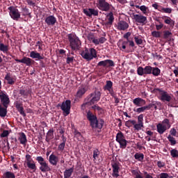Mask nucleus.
I'll return each mask as SVG.
<instances>
[{
    "instance_id": "1",
    "label": "nucleus",
    "mask_w": 178,
    "mask_h": 178,
    "mask_svg": "<svg viewBox=\"0 0 178 178\" xmlns=\"http://www.w3.org/2000/svg\"><path fill=\"white\" fill-rule=\"evenodd\" d=\"M101 99V92L99 90H95L94 92L89 95L86 99V102L83 103L81 106L83 110L86 109V106L88 105H94V104L98 102Z\"/></svg>"
},
{
    "instance_id": "2",
    "label": "nucleus",
    "mask_w": 178,
    "mask_h": 178,
    "mask_svg": "<svg viewBox=\"0 0 178 178\" xmlns=\"http://www.w3.org/2000/svg\"><path fill=\"white\" fill-rule=\"evenodd\" d=\"M87 118L88 120L90 122V126L92 129H102V127L104 126V121H102V120L98 121V120H97V116L92 114L90 111L88 112Z\"/></svg>"
},
{
    "instance_id": "3",
    "label": "nucleus",
    "mask_w": 178,
    "mask_h": 178,
    "mask_svg": "<svg viewBox=\"0 0 178 178\" xmlns=\"http://www.w3.org/2000/svg\"><path fill=\"white\" fill-rule=\"evenodd\" d=\"M68 40L70 42V47L73 51H77V49H80L81 47V41L80 39L77 38L75 35L69 34Z\"/></svg>"
},
{
    "instance_id": "4",
    "label": "nucleus",
    "mask_w": 178,
    "mask_h": 178,
    "mask_svg": "<svg viewBox=\"0 0 178 178\" xmlns=\"http://www.w3.org/2000/svg\"><path fill=\"white\" fill-rule=\"evenodd\" d=\"M81 55L83 59H86V60H92L94 58H97V50L94 48L90 49H86L81 52Z\"/></svg>"
},
{
    "instance_id": "5",
    "label": "nucleus",
    "mask_w": 178,
    "mask_h": 178,
    "mask_svg": "<svg viewBox=\"0 0 178 178\" xmlns=\"http://www.w3.org/2000/svg\"><path fill=\"white\" fill-rule=\"evenodd\" d=\"M154 92L157 95H159V99H161V101H163V102H165V101L166 102H170V101H172V96H170L168 92L159 88L154 89Z\"/></svg>"
},
{
    "instance_id": "6",
    "label": "nucleus",
    "mask_w": 178,
    "mask_h": 178,
    "mask_svg": "<svg viewBox=\"0 0 178 178\" xmlns=\"http://www.w3.org/2000/svg\"><path fill=\"white\" fill-rule=\"evenodd\" d=\"M170 127V122L168 119H164L162 122L156 125V129L159 134H163L166 130H169Z\"/></svg>"
},
{
    "instance_id": "7",
    "label": "nucleus",
    "mask_w": 178,
    "mask_h": 178,
    "mask_svg": "<svg viewBox=\"0 0 178 178\" xmlns=\"http://www.w3.org/2000/svg\"><path fill=\"white\" fill-rule=\"evenodd\" d=\"M97 6L99 10L103 12H108L112 8L113 10H115V8L112 6V4H109L106 0H98Z\"/></svg>"
},
{
    "instance_id": "8",
    "label": "nucleus",
    "mask_w": 178,
    "mask_h": 178,
    "mask_svg": "<svg viewBox=\"0 0 178 178\" xmlns=\"http://www.w3.org/2000/svg\"><path fill=\"white\" fill-rule=\"evenodd\" d=\"M161 105H162V104H161V102H155L154 103H152L149 104L147 106H140V108H138L136 109H134V112H136V113H142V112H145V111H149V109H151V108H152V106H154V109L155 111H156V109H158V106H161Z\"/></svg>"
},
{
    "instance_id": "9",
    "label": "nucleus",
    "mask_w": 178,
    "mask_h": 178,
    "mask_svg": "<svg viewBox=\"0 0 178 178\" xmlns=\"http://www.w3.org/2000/svg\"><path fill=\"white\" fill-rule=\"evenodd\" d=\"M36 161H38V163L40 165V170H41V172H50L51 167H49L47 162L45 161L42 156H38Z\"/></svg>"
},
{
    "instance_id": "10",
    "label": "nucleus",
    "mask_w": 178,
    "mask_h": 178,
    "mask_svg": "<svg viewBox=\"0 0 178 178\" xmlns=\"http://www.w3.org/2000/svg\"><path fill=\"white\" fill-rule=\"evenodd\" d=\"M116 141L120 144V148H122V149H124L126 147H127V140H126V138H124V135H123V133L119 132L116 135Z\"/></svg>"
},
{
    "instance_id": "11",
    "label": "nucleus",
    "mask_w": 178,
    "mask_h": 178,
    "mask_svg": "<svg viewBox=\"0 0 178 178\" xmlns=\"http://www.w3.org/2000/svg\"><path fill=\"white\" fill-rule=\"evenodd\" d=\"M72 106V102L66 100L63 102L60 106V109L63 111L64 115L67 116L70 113V108Z\"/></svg>"
},
{
    "instance_id": "12",
    "label": "nucleus",
    "mask_w": 178,
    "mask_h": 178,
    "mask_svg": "<svg viewBox=\"0 0 178 178\" xmlns=\"http://www.w3.org/2000/svg\"><path fill=\"white\" fill-rule=\"evenodd\" d=\"M8 10L10 17L13 18V20H19V18L20 17V13L16 7L10 6L8 8Z\"/></svg>"
},
{
    "instance_id": "13",
    "label": "nucleus",
    "mask_w": 178,
    "mask_h": 178,
    "mask_svg": "<svg viewBox=\"0 0 178 178\" xmlns=\"http://www.w3.org/2000/svg\"><path fill=\"white\" fill-rule=\"evenodd\" d=\"M143 127H144V115L140 114L138 117V124L135 122L134 124V129L135 131H140Z\"/></svg>"
},
{
    "instance_id": "14",
    "label": "nucleus",
    "mask_w": 178,
    "mask_h": 178,
    "mask_svg": "<svg viewBox=\"0 0 178 178\" xmlns=\"http://www.w3.org/2000/svg\"><path fill=\"white\" fill-rule=\"evenodd\" d=\"M0 100L3 106L8 108L9 103L10 102V100H9V96H8V95H6L5 92H1Z\"/></svg>"
},
{
    "instance_id": "15",
    "label": "nucleus",
    "mask_w": 178,
    "mask_h": 178,
    "mask_svg": "<svg viewBox=\"0 0 178 178\" xmlns=\"http://www.w3.org/2000/svg\"><path fill=\"white\" fill-rule=\"evenodd\" d=\"M134 19L136 23H140V24H147V17L143 15H134Z\"/></svg>"
},
{
    "instance_id": "16",
    "label": "nucleus",
    "mask_w": 178,
    "mask_h": 178,
    "mask_svg": "<svg viewBox=\"0 0 178 178\" xmlns=\"http://www.w3.org/2000/svg\"><path fill=\"white\" fill-rule=\"evenodd\" d=\"M97 66H103V67H113V66H115V63L112 60H106L99 62Z\"/></svg>"
},
{
    "instance_id": "17",
    "label": "nucleus",
    "mask_w": 178,
    "mask_h": 178,
    "mask_svg": "<svg viewBox=\"0 0 178 178\" xmlns=\"http://www.w3.org/2000/svg\"><path fill=\"white\" fill-rule=\"evenodd\" d=\"M119 162L118 161H113L111 163V165L113 168V177H118L119 176Z\"/></svg>"
},
{
    "instance_id": "18",
    "label": "nucleus",
    "mask_w": 178,
    "mask_h": 178,
    "mask_svg": "<svg viewBox=\"0 0 178 178\" xmlns=\"http://www.w3.org/2000/svg\"><path fill=\"white\" fill-rule=\"evenodd\" d=\"M112 87H113V83L111 81H107L104 88L105 91H108L112 97H115V92H113V88Z\"/></svg>"
},
{
    "instance_id": "19",
    "label": "nucleus",
    "mask_w": 178,
    "mask_h": 178,
    "mask_svg": "<svg viewBox=\"0 0 178 178\" xmlns=\"http://www.w3.org/2000/svg\"><path fill=\"white\" fill-rule=\"evenodd\" d=\"M117 29L120 31H124L129 29V24L124 21H119L117 24Z\"/></svg>"
},
{
    "instance_id": "20",
    "label": "nucleus",
    "mask_w": 178,
    "mask_h": 178,
    "mask_svg": "<svg viewBox=\"0 0 178 178\" xmlns=\"http://www.w3.org/2000/svg\"><path fill=\"white\" fill-rule=\"evenodd\" d=\"M44 22L47 26H55L56 17L54 15H49L45 18Z\"/></svg>"
},
{
    "instance_id": "21",
    "label": "nucleus",
    "mask_w": 178,
    "mask_h": 178,
    "mask_svg": "<svg viewBox=\"0 0 178 178\" xmlns=\"http://www.w3.org/2000/svg\"><path fill=\"white\" fill-rule=\"evenodd\" d=\"M18 140L22 145L26 147V144H27V136H26V134L24 132H20L18 134Z\"/></svg>"
},
{
    "instance_id": "22",
    "label": "nucleus",
    "mask_w": 178,
    "mask_h": 178,
    "mask_svg": "<svg viewBox=\"0 0 178 178\" xmlns=\"http://www.w3.org/2000/svg\"><path fill=\"white\" fill-rule=\"evenodd\" d=\"M49 162L50 165H53V166H56L58 163L59 162V159L58 156H55V154H51L49 157Z\"/></svg>"
},
{
    "instance_id": "23",
    "label": "nucleus",
    "mask_w": 178,
    "mask_h": 178,
    "mask_svg": "<svg viewBox=\"0 0 178 178\" xmlns=\"http://www.w3.org/2000/svg\"><path fill=\"white\" fill-rule=\"evenodd\" d=\"M106 17L108 19V22L106 23L107 26H112L113 24V21L115 20V17H113V9L107 14Z\"/></svg>"
},
{
    "instance_id": "24",
    "label": "nucleus",
    "mask_w": 178,
    "mask_h": 178,
    "mask_svg": "<svg viewBox=\"0 0 178 178\" xmlns=\"http://www.w3.org/2000/svg\"><path fill=\"white\" fill-rule=\"evenodd\" d=\"M133 103L136 105V106H144L147 102L140 97L135 98L133 100Z\"/></svg>"
},
{
    "instance_id": "25",
    "label": "nucleus",
    "mask_w": 178,
    "mask_h": 178,
    "mask_svg": "<svg viewBox=\"0 0 178 178\" xmlns=\"http://www.w3.org/2000/svg\"><path fill=\"white\" fill-rule=\"evenodd\" d=\"M5 80H6L8 84H10V86H13V84H15L16 82V78L12 76L10 73H8L5 76Z\"/></svg>"
},
{
    "instance_id": "26",
    "label": "nucleus",
    "mask_w": 178,
    "mask_h": 178,
    "mask_svg": "<svg viewBox=\"0 0 178 178\" xmlns=\"http://www.w3.org/2000/svg\"><path fill=\"white\" fill-rule=\"evenodd\" d=\"M30 58H32V59H38L39 60L41 59H44V57L41 56L40 53L34 51H31Z\"/></svg>"
},
{
    "instance_id": "27",
    "label": "nucleus",
    "mask_w": 178,
    "mask_h": 178,
    "mask_svg": "<svg viewBox=\"0 0 178 178\" xmlns=\"http://www.w3.org/2000/svg\"><path fill=\"white\" fill-rule=\"evenodd\" d=\"M8 107L2 106V104H0V117L5 118L8 113Z\"/></svg>"
},
{
    "instance_id": "28",
    "label": "nucleus",
    "mask_w": 178,
    "mask_h": 178,
    "mask_svg": "<svg viewBox=\"0 0 178 178\" xmlns=\"http://www.w3.org/2000/svg\"><path fill=\"white\" fill-rule=\"evenodd\" d=\"M15 108H17L20 115H22V116H26V113H24V108H23V106H22V104L17 103L15 104Z\"/></svg>"
},
{
    "instance_id": "29",
    "label": "nucleus",
    "mask_w": 178,
    "mask_h": 178,
    "mask_svg": "<svg viewBox=\"0 0 178 178\" xmlns=\"http://www.w3.org/2000/svg\"><path fill=\"white\" fill-rule=\"evenodd\" d=\"M62 141L63 142L58 145V151H63V149H65V145L66 144V138L63 135L62 136Z\"/></svg>"
},
{
    "instance_id": "30",
    "label": "nucleus",
    "mask_w": 178,
    "mask_h": 178,
    "mask_svg": "<svg viewBox=\"0 0 178 178\" xmlns=\"http://www.w3.org/2000/svg\"><path fill=\"white\" fill-rule=\"evenodd\" d=\"M52 138H54V130L49 129L47 134L46 141H47V143H49V141H51Z\"/></svg>"
},
{
    "instance_id": "31",
    "label": "nucleus",
    "mask_w": 178,
    "mask_h": 178,
    "mask_svg": "<svg viewBox=\"0 0 178 178\" xmlns=\"http://www.w3.org/2000/svg\"><path fill=\"white\" fill-rule=\"evenodd\" d=\"M21 62H22V63H24L25 65H26V66H31L33 60H31V58H30L29 57H24L22 59Z\"/></svg>"
},
{
    "instance_id": "32",
    "label": "nucleus",
    "mask_w": 178,
    "mask_h": 178,
    "mask_svg": "<svg viewBox=\"0 0 178 178\" xmlns=\"http://www.w3.org/2000/svg\"><path fill=\"white\" fill-rule=\"evenodd\" d=\"M74 170V168H70V169L65 170L64 172V177L65 178H69L70 176H72V173H73Z\"/></svg>"
},
{
    "instance_id": "33",
    "label": "nucleus",
    "mask_w": 178,
    "mask_h": 178,
    "mask_svg": "<svg viewBox=\"0 0 178 178\" xmlns=\"http://www.w3.org/2000/svg\"><path fill=\"white\" fill-rule=\"evenodd\" d=\"M74 134L75 138H77L78 141H83L84 140V138H83L81 133L79 132V131L75 130Z\"/></svg>"
},
{
    "instance_id": "34",
    "label": "nucleus",
    "mask_w": 178,
    "mask_h": 178,
    "mask_svg": "<svg viewBox=\"0 0 178 178\" xmlns=\"http://www.w3.org/2000/svg\"><path fill=\"white\" fill-rule=\"evenodd\" d=\"M86 88H79L76 92V97H78V98H81V97L86 94Z\"/></svg>"
},
{
    "instance_id": "35",
    "label": "nucleus",
    "mask_w": 178,
    "mask_h": 178,
    "mask_svg": "<svg viewBox=\"0 0 178 178\" xmlns=\"http://www.w3.org/2000/svg\"><path fill=\"white\" fill-rule=\"evenodd\" d=\"M99 150L98 149H95L93 150V161H97L99 158Z\"/></svg>"
},
{
    "instance_id": "36",
    "label": "nucleus",
    "mask_w": 178,
    "mask_h": 178,
    "mask_svg": "<svg viewBox=\"0 0 178 178\" xmlns=\"http://www.w3.org/2000/svg\"><path fill=\"white\" fill-rule=\"evenodd\" d=\"M152 74L153 76H158L161 74V70L158 67H152Z\"/></svg>"
},
{
    "instance_id": "37",
    "label": "nucleus",
    "mask_w": 178,
    "mask_h": 178,
    "mask_svg": "<svg viewBox=\"0 0 178 178\" xmlns=\"http://www.w3.org/2000/svg\"><path fill=\"white\" fill-rule=\"evenodd\" d=\"M106 42V38H105V37H102L95 40V45H99V44H104V42Z\"/></svg>"
},
{
    "instance_id": "38",
    "label": "nucleus",
    "mask_w": 178,
    "mask_h": 178,
    "mask_svg": "<svg viewBox=\"0 0 178 178\" xmlns=\"http://www.w3.org/2000/svg\"><path fill=\"white\" fill-rule=\"evenodd\" d=\"M0 51H1L2 52H8V51H9V46L5 45L3 43H1Z\"/></svg>"
},
{
    "instance_id": "39",
    "label": "nucleus",
    "mask_w": 178,
    "mask_h": 178,
    "mask_svg": "<svg viewBox=\"0 0 178 178\" xmlns=\"http://www.w3.org/2000/svg\"><path fill=\"white\" fill-rule=\"evenodd\" d=\"M144 69L145 74H152V67L151 66H146Z\"/></svg>"
},
{
    "instance_id": "40",
    "label": "nucleus",
    "mask_w": 178,
    "mask_h": 178,
    "mask_svg": "<svg viewBox=\"0 0 178 178\" xmlns=\"http://www.w3.org/2000/svg\"><path fill=\"white\" fill-rule=\"evenodd\" d=\"M164 23H165V24H170L171 27H173V26H175V21L171 19L170 17H167V19L164 20Z\"/></svg>"
},
{
    "instance_id": "41",
    "label": "nucleus",
    "mask_w": 178,
    "mask_h": 178,
    "mask_svg": "<svg viewBox=\"0 0 178 178\" xmlns=\"http://www.w3.org/2000/svg\"><path fill=\"white\" fill-rule=\"evenodd\" d=\"M26 165L29 169H32L33 170L36 168L34 161L26 162Z\"/></svg>"
},
{
    "instance_id": "42",
    "label": "nucleus",
    "mask_w": 178,
    "mask_h": 178,
    "mask_svg": "<svg viewBox=\"0 0 178 178\" xmlns=\"http://www.w3.org/2000/svg\"><path fill=\"white\" fill-rule=\"evenodd\" d=\"M135 123H136V120H129L125 122V126H126V127L130 128V127L134 126Z\"/></svg>"
},
{
    "instance_id": "43",
    "label": "nucleus",
    "mask_w": 178,
    "mask_h": 178,
    "mask_svg": "<svg viewBox=\"0 0 178 178\" xmlns=\"http://www.w3.org/2000/svg\"><path fill=\"white\" fill-rule=\"evenodd\" d=\"M167 138L168 141L170 143L171 145H176V139L173 136L168 135Z\"/></svg>"
},
{
    "instance_id": "44",
    "label": "nucleus",
    "mask_w": 178,
    "mask_h": 178,
    "mask_svg": "<svg viewBox=\"0 0 178 178\" xmlns=\"http://www.w3.org/2000/svg\"><path fill=\"white\" fill-rule=\"evenodd\" d=\"M170 37H172V33L170 31H163V38L168 39V38H170Z\"/></svg>"
},
{
    "instance_id": "45",
    "label": "nucleus",
    "mask_w": 178,
    "mask_h": 178,
    "mask_svg": "<svg viewBox=\"0 0 178 178\" xmlns=\"http://www.w3.org/2000/svg\"><path fill=\"white\" fill-rule=\"evenodd\" d=\"M132 175L135 176L136 178H143L141 177V175H140V172L137 170H133L131 171Z\"/></svg>"
},
{
    "instance_id": "46",
    "label": "nucleus",
    "mask_w": 178,
    "mask_h": 178,
    "mask_svg": "<svg viewBox=\"0 0 178 178\" xmlns=\"http://www.w3.org/2000/svg\"><path fill=\"white\" fill-rule=\"evenodd\" d=\"M140 10L143 13V15H147V13H148V7L145 6H141L140 7Z\"/></svg>"
},
{
    "instance_id": "47",
    "label": "nucleus",
    "mask_w": 178,
    "mask_h": 178,
    "mask_svg": "<svg viewBox=\"0 0 178 178\" xmlns=\"http://www.w3.org/2000/svg\"><path fill=\"white\" fill-rule=\"evenodd\" d=\"M4 176L6 178H15V174L12 172H6L4 173Z\"/></svg>"
},
{
    "instance_id": "48",
    "label": "nucleus",
    "mask_w": 178,
    "mask_h": 178,
    "mask_svg": "<svg viewBox=\"0 0 178 178\" xmlns=\"http://www.w3.org/2000/svg\"><path fill=\"white\" fill-rule=\"evenodd\" d=\"M137 73L138 76H144V68L143 67H138L137 69Z\"/></svg>"
},
{
    "instance_id": "49",
    "label": "nucleus",
    "mask_w": 178,
    "mask_h": 178,
    "mask_svg": "<svg viewBox=\"0 0 178 178\" xmlns=\"http://www.w3.org/2000/svg\"><path fill=\"white\" fill-rule=\"evenodd\" d=\"M152 37H155V38H161V32L154 31L152 32Z\"/></svg>"
},
{
    "instance_id": "50",
    "label": "nucleus",
    "mask_w": 178,
    "mask_h": 178,
    "mask_svg": "<svg viewBox=\"0 0 178 178\" xmlns=\"http://www.w3.org/2000/svg\"><path fill=\"white\" fill-rule=\"evenodd\" d=\"M88 40L89 41H92V42H93V44H95V41H97V38H95V37H94V35L89 34L88 35Z\"/></svg>"
},
{
    "instance_id": "51",
    "label": "nucleus",
    "mask_w": 178,
    "mask_h": 178,
    "mask_svg": "<svg viewBox=\"0 0 178 178\" xmlns=\"http://www.w3.org/2000/svg\"><path fill=\"white\" fill-rule=\"evenodd\" d=\"M135 159H136L138 161H141L144 159V154L136 153L135 154Z\"/></svg>"
},
{
    "instance_id": "52",
    "label": "nucleus",
    "mask_w": 178,
    "mask_h": 178,
    "mask_svg": "<svg viewBox=\"0 0 178 178\" xmlns=\"http://www.w3.org/2000/svg\"><path fill=\"white\" fill-rule=\"evenodd\" d=\"M160 12H163V13H172V8H161Z\"/></svg>"
},
{
    "instance_id": "53",
    "label": "nucleus",
    "mask_w": 178,
    "mask_h": 178,
    "mask_svg": "<svg viewBox=\"0 0 178 178\" xmlns=\"http://www.w3.org/2000/svg\"><path fill=\"white\" fill-rule=\"evenodd\" d=\"M171 156L172 158H177L178 156V151L176 149H173L170 151Z\"/></svg>"
},
{
    "instance_id": "54",
    "label": "nucleus",
    "mask_w": 178,
    "mask_h": 178,
    "mask_svg": "<svg viewBox=\"0 0 178 178\" xmlns=\"http://www.w3.org/2000/svg\"><path fill=\"white\" fill-rule=\"evenodd\" d=\"M134 40H135V42L137 44V45H141V44H143V39H141L137 36H135Z\"/></svg>"
},
{
    "instance_id": "55",
    "label": "nucleus",
    "mask_w": 178,
    "mask_h": 178,
    "mask_svg": "<svg viewBox=\"0 0 178 178\" xmlns=\"http://www.w3.org/2000/svg\"><path fill=\"white\" fill-rule=\"evenodd\" d=\"M35 47H38L39 51H42V47H44V44H42V41H38L36 42Z\"/></svg>"
},
{
    "instance_id": "56",
    "label": "nucleus",
    "mask_w": 178,
    "mask_h": 178,
    "mask_svg": "<svg viewBox=\"0 0 178 178\" xmlns=\"http://www.w3.org/2000/svg\"><path fill=\"white\" fill-rule=\"evenodd\" d=\"M83 13H85V15H86V16H89V17L92 16V12H91V8L84 9Z\"/></svg>"
},
{
    "instance_id": "57",
    "label": "nucleus",
    "mask_w": 178,
    "mask_h": 178,
    "mask_svg": "<svg viewBox=\"0 0 178 178\" xmlns=\"http://www.w3.org/2000/svg\"><path fill=\"white\" fill-rule=\"evenodd\" d=\"M176 134H177V131H176V129L172 128L170 130V136L176 137Z\"/></svg>"
},
{
    "instance_id": "58",
    "label": "nucleus",
    "mask_w": 178,
    "mask_h": 178,
    "mask_svg": "<svg viewBox=\"0 0 178 178\" xmlns=\"http://www.w3.org/2000/svg\"><path fill=\"white\" fill-rule=\"evenodd\" d=\"M30 15V13L29 11V8H23V16H29Z\"/></svg>"
},
{
    "instance_id": "59",
    "label": "nucleus",
    "mask_w": 178,
    "mask_h": 178,
    "mask_svg": "<svg viewBox=\"0 0 178 178\" xmlns=\"http://www.w3.org/2000/svg\"><path fill=\"white\" fill-rule=\"evenodd\" d=\"M8 136H9V131L8 130H4L3 133L1 134V138L8 137Z\"/></svg>"
},
{
    "instance_id": "60",
    "label": "nucleus",
    "mask_w": 178,
    "mask_h": 178,
    "mask_svg": "<svg viewBox=\"0 0 178 178\" xmlns=\"http://www.w3.org/2000/svg\"><path fill=\"white\" fill-rule=\"evenodd\" d=\"M161 29H163V24H162V22H159V24H156V29L161 30Z\"/></svg>"
},
{
    "instance_id": "61",
    "label": "nucleus",
    "mask_w": 178,
    "mask_h": 178,
    "mask_svg": "<svg viewBox=\"0 0 178 178\" xmlns=\"http://www.w3.org/2000/svg\"><path fill=\"white\" fill-rule=\"evenodd\" d=\"M160 178H169V175L166 172H163L159 175Z\"/></svg>"
},
{
    "instance_id": "62",
    "label": "nucleus",
    "mask_w": 178,
    "mask_h": 178,
    "mask_svg": "<svg viewBox=\"0 0 178 178\" xmlns=\"http://www.w3.org/2000/svg\"><path fill=\"white\" fill-rule=\"evenodd\" d=\"M19 94L21 95H22V97H24L25 98H26V97H27V92L24 90H19Z\"/></svg>"
},
{
    "instance_id": "63",
    "label": "nucleus",
    "mask_w": 178,
    "mask_h": 178,
    "mask_svg": "<svg viewBox=\"0 0 178 178\" xmlns=\"http://www.w3.org/2000/svg\"><path fill=\"white\" fill-rule=\"evenodd\" d=\"M157 166L158 168H164L165 166V163L164 162H162V161H158L157 162Z\"/></svg>"
},
{
    "instance_id": "64",
    "label": "nucleus",
    "mask_w": 178,
    "mask_h": 178,
    "mask_svg": "<svg viewBox=\"0 0 178 178\" xmlns=\"http://www.w3.org/2000/svg\"><path fill=\"white\" fill-rule=\"evenodd\" d=\"M26 163L33 161V159H31V156L30 154L26 155Z\"/></svg>"
}]
</instances>
